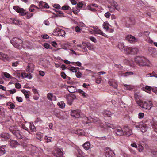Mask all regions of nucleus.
Segmentation results:
<instances>
[{
  "instance_id": "f257e3e1",
  "label": "nucleus",
  "mask_w": 157,
  "mask_h": 157,
  "mask_svg": "<svg viewBox=\"0 0 157 157\" xmlns=\"http://www.w3.org/2000/svg\"><path fill=\"white\" fill-rule=\"evenodd\" d=\"M136 63L140 66H149L150 62L144 57L136 56L134 59Z\"/></svg>"
},
{
  "instance_id": "f03ea898",
  "label": "nucleus",
  "mask_w": 157,
  "mask_h": 157,
  "mask_svg": "<svg viewBox=\"0 0 157 157\" xmlns=\"http://www.w3.org/2000/svg\"><path fill=\"white\" fill-rule=\"evenodd\" d=\"M136 101L138 105L145 109H150L153 106V104L151 101L143 102L138 98H136Z\"/></svg>"
},
{
  "instance_id": "7ed1b4c3",
  "label": "nucleus",
  "mask_w": 157,
  "mask_h": 157,
  "mask_svg": "<svg viewBox=\"0 0 157 157\" xmlns=\"http://www.w3.org/2000/svg\"><path fill=\"white\" fill-rule=\"evenodd\" d=\"M27 152L32 155H36L38 152V149L36 147L31 144H28L25 146Z\"/></svg>"
},
{
  "instance_id": "20e7f679",
  "label": "nucleus",
  "mask_w": 157,
  "mask_h": 157,
  "mask_svg": "<svg viewBox=\"0 0 157 157\" xmlns=\"http://www.w3.org/2000/svg\"><path fill=\"white\" fill-rule=\"evenodd\" d=\"M106 125L108 127L111 128L113 129H115L114 132L117 136H121L124 134L123 130H122V128L120 126L115 127L113 124L110 123H105Z\"/></svg>"
},
{
  "instance_id": "39448f33",
  "label": "nucleus",
  "mask_w": 157,
  "mask_h": 157,
  "mask_svg": "<svg viewBox=\"0 0 157 157\" xmlns=\"http://www.w3.org/2000/svg\"><path fill=\"white\" fill-rule=\"evenodd\" d=\"M13 9L17 12L20 13L22 16L27 14L26 18L27 19L30 18L33 15L32 13L25 12L24 10L22 8H21L17 6H14L13 7Z\"/></svg>"
},
{
  "instance_id": "423d86ee",
  "label": "nucleus",
  "mask_w": 157,
  "mask_h": 157,
  "mask_svg": "<svg viewBox=\"0 0 157 157\" xmlns=\"http://www.w3.org/2000/svg\"><path fill=\"white\" fill-rule=\"evenodd\" d=\"M11 43L16 48L21 49L22 47V41L18 38H13L11 41Z\"/></svg>"
},
{
  "instance_id": "0eeeda50",
  "label": "nucleus",
  "mask_w": 157,
  "mask_h": 157,
  "mask_svg": "<svg viewBox=\"0 0 157 157\" xmlns=\"http://www.w3.org/2000/svg\"><path fill=\"white\" fill-rule=\"evenodd\" d=\"M53 34L54 35L64 37L65 36V32L64 30L56 28L54 29Z\"/></svg>"
},
{
  "instance_id": "6e6552de",
  "label": "nucleus",
  "mask_w": 157,
  "mask_h": 157,
  "mask_svg": "<svg viewBox=\"0 0 157 157\" xmlns=\"http://www.w3.org/2000/svg\"><path fill=\"white\" fill-rule=\"evenodd\" d=\"M126 53L132 55L137 54L139 52L138 48L136 47H126Z\"/></svg>"
},
{
  "instance_id": "1a4fd4ad",
  "label": "nucleus",
  "mask_w": 157,
  "mask_h": 157,
  "mask_svg": "<svg viewBox=\"0 0 157 157\" xmlns=\"http://www.w3.org/2000/svg\"><path fill=\"white\" fill-rule=\"evenodd\" d=\"M9 129L11 132L15 136L17 139H20L22 138V136L18 130H16L15 128L13 129L12 126L10 127Z\"/></svg>"
},
{
  "instance_id": "9d476101",
  "label": "nucleus",
  "mask_w": 157,
  "mask_h": 157,
  "mask_svg": "<svg viewBox=\"0 0 157 157\" xmlns=\"http://www.w3.org/2000/svg\"><path fill=\"white\" fill-rule=\"evenodd\" d=\"M105 153L106 157H114L115 155L114 152L109 148H106Z\"/></svg>"
},
{
  "instance_id": "9b49d317",
  "label": "nucleus",
  "mask_w": 157,
  "mask_h": 157,
  "mask_svg": "<svg viewBox=\"0 0 157 157\" xmlns=\"http://www.w3.org/2000/svg\"><path fill=\"white\" fill-rule=\"evenodd\" d=\"M53 154L56 157H61L63 155V153L61 150L58 148L53 151Z\"/></svg>"
},
{
  "instance_id": "f8f14e48",
  "label": "nucleus",
  "mask_w": 157,
  "mask_h": 157,
  "mask_svg": "<svg viewBox=\"0 0 157 157\" xmlns=\"http://www.w3.org/2000/svg\"><path fill=\"white\" fill-rule=\"evenodd\" d=\"M149 53L154 57H157V52L156 49L153 47H149L148 49Z\"/></svg>"
},
{
  "instance_id": "ddd939ff",
  "label": "nucleus",
  "mask_w": 157,
  "mask_h": 157,
  "mask_svg": "<svg viewBox=\"0 0 157 157\" xmlns=\"http://www.w3.org/2000/svg\"><path fill=\"white\" fill-rule=\"evenodd\" d=\"M124 134L127 136H130L132 133V131L128 127H125L123 130Z\"/></svg>"
},
{
  "instance_id": "4468645a",
  "label": "nucleus",
  "mask_w": 157,
  "mask_h": 157,
  "mask_svg": "<svg viewBox=\"0 0 157 157\" xmlns=\"http://www.w3.org/2000/svg\"><path fill=\"white\" fill-rule=\"evenodd\" d=\"M126 39L130 43H134L137 41L138 40L131 35H128L126 37Z\"/></svg>"
},
{
  "instance_id": "2eb2a0df",
  "label": "nucleus",
  "mask_w": 157,
  "mask_h": 157,
  "mask_svg": "<svg viewBox=\"0 0 157 157\" xmlns=\"http://www.w3.org/2000/svg\"><path fill=\"white\" fill-rule=\"evenodd\" d=\"M80 111L79 110H74L71 113V116L76 118H79L80 115Z\"/></svg>"
},
{
  "instance_id": "dca6fc26",
  "label": "nucleus",
  "mask_w": 157,
  "mask_h": 157,
  "mask_svg": "<svg viewBox=\"0 0 157 157\" xmlns=\"http://www.w3.org/2000/svg\"><path fill=\"white\" fill-rule=\"evenodd\" d=\"M135 127L136 128H140L141 132L143 133L146 132L147 130V127L143 124H139L136 125Z\"/></svg>"
},
{
  "instance_id": "f3484780",
  "label": "nucleus",
  "mask_w": 157,
  "mask_h": 157,
  "mask_svg": "<svg viewBox=\"0 0 157 157\" xmlns=\"http://www.w3.org/2000/svg\"><path fill=\"white\" fill-rule=\"evenodd\" d=\"M10 57L7 55L2 53H0V59L4 61H8Z\"/></svg>"
},
{
  "instance_id": "a211bd4d",
  "label": "nucleus",
  "mask_w": 157,
  "mask_h": 157,
  "mask_svg": "<svg viewBox=\"0 0 157 157\" xmlns=\"http://www.w3.org/2000/svg\"><path fill=\"white\" fill-rule=\"evenodd\" d=\"M34 70V65L32 63H29L26 69V71L28 72H32Z\"/></svg>"
},
{
  "instance_id": "6ab92c4d",
  "label": "nucleus",
  "mask_w": 157,
  "mask_h": 157,
  "mask_svg": "<svg viewBox=\"0 0 157 157\" xmlns=\"http://www.w3.org/2000/svg\"><path fill=\"white\" fill-rule=\"evenodd\" d=\"M67 90L70 93H74L77 91L76 88L73 86H69L67 87Z\"/></svg>"
},
{
  "instance_id": "aec40b11",
  "label": "nucleus",
  "mask_w": 157,
  "mask_h": 157,
  "mask_svg": "<svg viewBox=\"0 0 157 157\" xmlns=\"http://www.w3.org/2000/svg\"><path fill=\"white\" fill-rule=\"evenodd\" d=\"M118 47L119 49L121 51H124L126 53V48L128 47L124 46L123 44L122 43H119L118 44Z\"/></svg>"
},
{
  "instance_id": "412c9836",
  "label": "nucleus",
  "mask_w": 157,
  "mask_h": 157,
  "mask_svg": "<svg viewBox=\"0 0 157 157\" xmlns=\"http://www.w3.org/2000/svg\"><path fill=\"white\" fill-rule=\"evenodd\" d=\"M21 75L23 78H28L29 79H31L32 77L31 74H28L25 72L22 73L21 74Z\"/></svg>"
},
{
  "instance_id": "4be33fe9",
  "label": "nucleus",
  "mask_w": 157,
  "mask_h": 157,
  "mask_svg": "<svg viewBox=\"0 0 157 157\" xmlns=\"http://www.w3.org/2000/svg\"><path fill=\"white\" fill-rule=\"evenodd\" d=\"M60 111L58 110H55L54 111V115L58 118L62 119L63 117L60 115Z\"/></svg>"
},
{
  "instance_id": "5701e85b",
  "label": "nucleus",
  "mask_w": 157,
  "mask_h": 157,
  "mask_svg": "<svg viewBox=\"0 0 157 157\" xmlns=\"http://www.w3.org/2000/svg\"><path fill=\"white\" fill-rule=\"evenodd\" d=\"M109 84L110 86H112L114 88H117V82L113 80H110L109 82Z\"/></svg>"
},
{
  "instance_id": "b1692460",
  "label": "nucleus",
  "mask_w": 157,
  "mask_h": 157,
  "mask_svg": "<svg viewBox=\"0 0 157 157\" xmlns=\"http://www.w3.org/2000/svg\"><path fill=\"white\" fill-rule=\"evenodd\" d=\"M95 33L99 34L102 35V36H105V37L108 38V36L105 34V33H104L101 30H100L98 28L96 30H95Z\"/></svg>"
},
{
  "instance_id": "393cba45",
  "label": "nucleus",
  "mask_w": 157,
  "mask_h": 157,
  "mask_svg": "<svg viewBox=\"0 0 157 157\" xmlns=\"http://www.w3.org/2000/svg\"><path fill=\"white\" fill-rule=\"evenodd\" d=\"M95 33L99 34L102 35V36H105V37L108 38V36L105 34V33H104L101 30H100L98 28L96 30H95Z\"/></svg>"
},
{
  "instance_id": "a878e982",
  "label": "nucleus",
  "mask_w": 157,
  "mask_h": 157,
  "mask_svg": "<svg viewBox=\"0 0 157 157\" xmlns=\"http://www.w3.org/2000/svg\"><path fill=\"white\" fill-rule=\"evenodd\" d=\"M78 91L79 93L82 94L83 97L87 98L88 97V94L81 89H78Z\"/></svg>"
},
{
  "instance_id": "bb28decb",
  "label": "nucleus",
  "mask_w": 157,
  "mask_h": 157,
  "mask_svg": "<svg viewBox=\"0 0 157 157\" xmlns=\"http://www.w3.org/2000/svg\"><path fill=\"white\" fill-rule=\"evenodd\" d=\"M83 147L86 150H88L90 147V143L89 142L85 143L83 145Z\"/></svg>"
},
{
  "instance_id": "cd10ccee",
  "label": "nucleus",
  "mask_w": 157,
  "mask_h": 157,
  "mask_svg": "<svg viewBox=\"0 0 157 157\" xmlns=\"http://www.w3.org/2000/svg\"><path fill=\"white\" fill-rule=\"evenodd\" d=\"M85 155L84 153L80 149L78 150V154L76 155L77 157H84Z\"/></svg>"
},
{
  "instance_id": "c85d7f7f",
  "label": "nucleus",
  "mask_w": 157,
  "mask_h": 157,
  "mask_svg": "<svg viewBox=\"0 0 157 157\" xmlns=\"http://www.w3.org/2000/svg\"><path fill=\"white\" fill-rule=\"evenodd\" d=\"M10 145L12 147H15V146L18 144L17 141L14 140H12L10 142Z\"/></svg>"
},
{
  "instance_id": "c756f323",
  "label": "nucleus",
  "mask_w": 157,
  "mask_h": 157,
  "mask_svg": "<svg viewBox=\"0 0 157 157\" xmlns=\"http://www.w3.org/2000/svg\"><path fill=\"white\" fill-rule=\"evenodd\" d=\"M0 136L1 137L4 138V140H8L10 138V136L9 135L5 134H1Z\"/></svg>"
},
{
  "instance_id": "7c9ffc66",
  "label": "nucleus",
  "mask_w": 157,
  "mask_h": 157,
  "mask_svg": "<svg viewBox=\"0 0 157 157\" xmlns=\"http://www.w3.org/2000/svg\"><path fill=\"white\" fill-rule=\"evenodd\" d=\"M109 25L106 22H104L103 24V27L104 29H105L106 31H108L109 28Z\"/></svg>"
},
{
  "instance_id": "2f4dec72",
  "label": "nucleus",
  "mask_w": 157,
  "mask_h": 157,
  "mask_svg": "<svg viewBox=\"0 0 157 157\" xmlns=\"http://www.w3.org/2000/svg\"><path fill=\"white\" fill-rule=\"evenodd\" d=\"M75 133L80 136L85 135V132L82 129L77 130L76 131Z\"/></svg>"
},
{
  "instance_id": "473e14b6",
  "label": "nucleus",
  "mask_w": 157,
  "mask_h": 157,
  "mask_svg": "<svg viewBox=\"0 0 157 157\" xmlns=\"http://www.w3.org/2000/svg\"><path fill=\"white\" fill-rule=\"evenodd\" d=\"M112 114V113L109 111H105L103 113L105 117H110Z\"/></svg>"
},
{
  "instance_id": "72a5a7b5",
  "label": "nucleus",
  "mask_w": 157,
  "mask_h": 157,
  "mask_svg": "<svg viewBox=\"0 0 157 157\" xmlns=\"http://www.w3.org/2000/svg\"><path fill=\"white\" fill-rule=\"evenodd\" d=\"M143 89L144 90H147V92L148 93L151 94V90L152 88L150 86H146L145 88H143Z\"/></svg>"
},
{
  "instance_id": "f704fd0d",
  "label": "nucleus",
  "mask_w": 157,
  "mask_h": 157,
  "mask_svg": "<svg viewBox=\"0 0 157 157\" xmlns=\"http://www.w3.org/2000/svg\"><path fill=\"white\" fill-rule=\"evenodd\" d=\"M10 21L15 25H19L20 24V21L15 19H11Z\"/></svg>"
},
{
  "instance_id": "c9c22d12",
  "label": "nucleus",
  "mask_w": 157,
  "mask_h": 157,
  "mask_svg": "<svg viewBox=\"0 0 157 157\" xmlns=\"http://www.w3.org/2000/svg\"><path fill=\"white\" fill-rule=\"evenodd\" d=\"M21 91L24 94L25 97L27 98L29 97V94H28V92L25 89H22L21 90Z\"/></svg>"
},
{
  "instance_id": "e433bc0d",
  "label": "nucleus",
  "mask_w": 157,
  "mask_h": 157,
  "mask_svg": "<svg viewBox=\"0 0 157 157\" xmlns=\"http://www.w3.org/2000/svg\"><path fill=\"white\" fill-rule=\"evenodd\" d=\"M112 6H113L117 10H120V8L118 7V5L116 2L113 1Z\"/></svg>"
},
{
  "instance_id": "4c0bfd02",
  "label": "nucleus",
  "mask_w": 157,
  "mask_h": 157,
  "mask_svg": "<svg viewBox=\"0 0 157 157\" xmlns=\"http://www.w3.org/2000/svg\"><path fill=\"white\" fill-rule=\"evenodd\" d=\"M6 153V150L2 147H0V156H2Z\"/></svg>"
},
{
  "instance_id": "58836bf2",
  "label": "nucleus",
  "mask_w": 157,
  "mask_h": 157,
  "mask_svg": "<svg viewBox=\"0 0 157 157\" xmlns=\"http://www.w3.org/2000/svg\"><path fill=\"white\" fill-rule=\"evenodd\" d=\"M133 74V72H127L122 74V76H127L129 75H132Z\"/></svg>"
},
{
  "instance_id": "ea45409f",
  "label": "nucleus",
  "mask_w": 157,
  "mask_h": 157,
  "mask_svg": "<svg viewBox=\"0 0 157 157\" xmlns=\"http://www.w3.org/2000/svg\"><path fill=\"white\" fill-rule=\"evenodd\" d=\"M58 105L59 106L60 108H63L65 106V104L63 101L59 102L57 103Z\"/></svg>"
},
{
  "instance_id": "a19ab883",
  "label": "nucleus",
  "mask_w": 157,
  "mask_h": 157,
  "mask_svg": "<svg viewBox=\"0 0 157 157\" xmlns=\"http://www.w3.org/2000/svg\"><path fill=\"white\" fill-rule=\"evenodd\" d=\"M22 47L24 48H30V46L28 42L25 43V44H22Z\"/></svg>"
},
{
  "instance_id": "79ce46f5",
  "label": "nucleus",
  "mask_w": 157,
  "mask_h": 157,
  "mask_svg": "<svg viewBox=\"0 0 157 157\" xmlns=\"http://www.w3.org/2000/svg\"><path fill=\"white\" fill-rule=\"evenodd\" d=\"M77 69H78L79 68L77 67H72L69 70L73 72H76Z\"/></svg>"
},
{
  "instance_id": "37998d69",
  "label": "nucleus",
  "mask_w": 157,
  "mask_h": 157,
  "mask_svg": "<svg viewBox=\"0 0 157 157\" xmlns=\"http://www.w3.org/2000/svg\"><path fill=\"white\" fill-rule=\"evenodd\" d=\"M152 127L155 131L157 133V123H154L152 125Z\"/></svg>"
},
{
  "instance_id": "c03bdc74",
  "label": "nucleus",
  "mask_w": 157,
  "mask_h": 157,
  "mask_svg": "<svg viewBox=\"0 0 157 157\" xmlns=\"http://www.w3.org/2000/svg\"><path fill=\"white\" fill-rule=\"evenodd\" d=\"M53 95V94L52 93H48L47 95L48 99L50 101H52V97Z\"/></svg>"
},
{
  "instance_id": "a18cd8bd",
  "label": "nucleus",
  "mask_w": 157,
  "mask_h": 157,
  "mask_svg": "<svg viewBox=\"0 0 157 157\" xmlns=\"http://www.w3.org/2000/svg\"><path fill=\"white\" fill-rule=\"evenodd\" d=\"M69 99L71 98L72 100H74L76 98L75 95L73 94H71L68 96Z\"/></svg>"
},
{
  "instance_id": "49530a36",
  "label": "nucleus",
  "mask_w": 157,
  "mask_h": 157,
  "mask_svg": "<svg viewBox=\"0 0 157 157\" xmlns=\"http://www.w3.org/2000/svg\"><path fill=\"white\" fill-rule=\"evenodd\" d=\"M62 9L63 10H70L71 8L68 6H64L62 7Z\"/></svg>"
},
{
  "instance_id": "de8ad7c7",
  "label": "nucleus",
  "mask_w": 157,
  "mask_h": 157,
  "mask_svg": "<svg viewBox=\"0 0 157 157\" xmlns=\"http://www.w3.org/2000/svg\"><path fill=\"white\" fill-rule=\"evenodd\" d=\"M57 13L58 14H59V15L60 16H63V13L59 10H57V11H56Z\"/></svg>"
},
{
  "instance_id": "09e8293b",
  "label": "nucleus",
  "mask_w": 157,
  "mask_h": 157,
  "mask_svg": "<svg viewBox=\"0 0 157 157\" xmlns=\"http://www.w3.org/2000/svg\"><path fill=\"white\" fill-rule=\"evenodd\" d=\"M144 116V114L143 113H139L138 114V118L139 119L143 118Z\"/></svg>"
},
{
  "instance_id": "8fccbe9b",
  "label": "nucleus",
  "mask_w": 157,
  "mask_h": 157,
  "mask_svg": "<svg viewBox=\"0 0 157 157\" xmlns=\"http://www.w3.org/2000/svg\"><path fill=\"white\" fill-rule=\"evenodd\" d=\"M88 10L92 11L93 12H94L96 11V10L95 8L92 7L90 6H88L87 7Z\"/></svg>"
},
{
  "instance_id": "3c124183",
  "label": "nucleus",
  "mask_w": 157,
  "mask_h": 157,
  "mask_svg": "<svg viewBox=\"0 0 157 157\" xmlns=\"http://www.w3.org/2000/svg\"><path fill=\"white\" fill-rule=\"evenodd\" d=\"M73 101V100H72V99L71 98L69 99L68 97H67V101L68 104L69 105H71L72 104V102Z\"/></svg>"
},
{
  "instance_id": "603ef678",
  "label": "nucleus",
  "mask_w": 157,
  "mask_h": 157,
  "mask_svg": "<svg viewBox=\"0 0 157 157\" xmlns=\"http://www.w3.org/2000/svg\"><path fill=\"white\" fill-rule=\"evenodd\" d=\"M82 73L80 72H76V76L78 78H80L82 76Z\"/></svg>"
},
{
  "instance_id": "864d4df0",
  "label": "nucleus",
  "mask_w": 157,
  "mask_h": 157,
  "mask_svg": "<svg viewBox=\"0 0 157 157\" xmlns=\"http://www.w3.org/2000/svg\"><path fill=\"white\" fill-rule=\"evenodd\" d=\"M17 101L19 102H22V99L21 97H16Z\"/></svg>"
},
{
  "instance_id": "5fc2aeb1",
  "label": "nucleus",
  "mask_w": 157,
  "mask_h": 157,
  "mask_svg": "<svg viewBox=\"0 0 157 157\" xmlns=\"http://www.w3.org/2000/svg\"><path fill=\"white\" fill-rule=\"evenodd\" d=\"M43 46L46 48L48 49L49 48L50 45L48 43H45L44 44Z\"/></svg>"
},
{
  "instance_id": "6e6d98bb",
  "label": "nucleus",
  "mask_w": 157,
  "mask_h": 157,
  "mask_svg": "<svg viewBox=\"0 0 157 157\" xmlns=\"http://www.w3.org/2000/svg\"><path fill=\"white\" fill-rule=\"evenodd\" d=\"M43 136V134L41 135L40 134L39 135H38L36 136V138H37L38 140H40V141H41L42 140V138Z\"/></svg>"
},
{
  "instance_id": "4d7b16f0",
  "label": "nucleus",
  "mask_w": 157,
  "mask_h": 157,
  "mask_svg": "<svg viewBox=\"0 0 157 157\" xmlns=\"http://www.w3.org/2000/svg\"><path fill=\"white\" fill-rule=\"evenodd\" d=\"M89 38L92 41H93L94 43H96L97 42V40L94 37L91 36V37H90Z\"/></svg>"
},
{
  "instance_id": "13d9d810",
  "label": "nucleus",
  "mask_w": 157,
  "mask_h": 157,
  "mask_svg": "<svg viewBox=\"0 0 157 157\" xmlns=\"http://www.w3.org/2000/svg\"><path fill=\"white\" fill-rule=\"evenodd\" d=\"M9 91L10 94H13L16 92V90L15 89H13L12 90H10Z\"/></svg>"
},
{
  "instance_id": "bf43d9fd",
  "label": "nucleus",
  "mask_w": 157,
  "mask_h": 157,
  "mask_svg": "<svg viewBox=\"0 0 157 157\" xmlns=\"http://www.w3.org/2000/svg\"><path fill=\"white\" fill-rule=\"evenodd\" d=\"M15 87L16 88L19 89L21 87V85L18 83H16L15 85Z\"/></svg>"
},
{
  "instance_id": "052dcab7",
  "label": "nucleus",
  "mask_w": 157,
  "mask_h": 157,
  "mask_svg": "<svg viewBox=\"0 0 157 157\" xmlns=\"http://www.w3.org/2000/svg\"><path fill=\"white\" fill-rule=\"evenodd\" d=\"M30 129L32 131L34 132L36 131V128L34 125H30Z\"/></svg>"
},
{
  "instance_id": "680f3d73",
  "label": "nucleus",
  "mask_w": 157,
  "mask_h": 157,
  "mask_svg": "<svg viewBox=\"0 0 157 157\" xmlns=\"http://www.w3.org/2000/svg\"><path fill=\"white\" fill-rule=\"evenodd\" d=\"M137 147L138 148L139 151L140 152L142 151L143 149V147L141 145H139Z\"/></svg>"
},
{
  "instance_id": "e2e57ef3",
  "label": "nucleus",
  "mask_w": 157,
  "mask_h": 157,
  "mask_svg": "<svg viewBox=\"0 0 157 157\" xmlns=\"http://www.w3.org/2000/svg\"><path fill=\"white\" fill-rule=\"evenodd\" d=\"M110 15L111 14L109 12L106 13L105 15V16L107 18H109V17L110 16Z\"/></svg>"
},
{
  "instance_id": "0e129e2a",
  "label": "nucleus",
  "mask_w": 157,
  "mask_h": 157,
  "mask_svg": "<svg viewBox=\"0 0 157 157\" xmlns=\"http://www.w3.org/2000/svg\"><path fill=\"white\" fill-rule=\"evenodd\" d=\"M81 29V28L78 27V26H77L75 28V30L77 32H80Z\"/></svg>"
},
{
  "instance_id": "69168bd1",
  "label": "nucleus",
  "mask_w": 157,
  "mask_h": 157,
  "mask_svg": "<svg viewBox=\"0 0 157 157\" xmlns=\"http://www.w3.org/2000/svg\"><path fill=\"white\" fill-rule=\"evenodd\" d=\"M4 75L6 78H10V75L7 72L4 73Z\"/></svg>"
},
{
  "instance_id": "338daca9",
  "label": "nucleus",
  "mask_w": 157,
  "mask_h": 157,
  "mask_svg": "<svg viewBox=\"0 0 157 157\" xmlns=\"http://www.w3.org/2000/svg\"><path fill=\"white\" fill-rule=\"evenodd\" d=\"M10 108L11 109H14L15 105L13 103H10Z\"/></svg>"
},
{
  "instance_id": "774afa93",
  "label": "nucleus",
  "mask_w": 157,
  "mask_h": 157,
  "mask_svg": "<svg viewBox=\"0 0 157 157\" xmlns=\"http://www.w3.org/2000/svg\"><path fill=\"white\" fill-rule=\"evenodd\" d=\"M53 7L55 8H56L57 9H59L60 8V6L58 4H55L54 5Z\"/></svg>"
}]
</instances>
